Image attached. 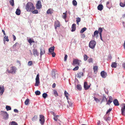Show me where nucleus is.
Here are the masks:
<instances>
[{"instance_id":"obj_61","label":"nucleus","mask_w":125,"mask_h":125,"mask_svg":"<svg viewBox=\"0 0 125 125\" xmlns=\"http://www.w3.org/2000/svg\"><path fill=\"white\" fill-rule=\"evenodd\" d=\"M55 86L56 84L55 83H53L52 86V87L53 88H54L55 87Z\"/></svg>"},{"instance_id":"obj_35","label":"nucleus","mask_w":125,"mask_h":125,"mask_svg":"<svg viewBox=\"0 0 125 125\" xmlns=\"http://www.w3.org/2000/svg\"><path fill=\"white\" fill-rule=\"evenodd\" d=\"M87 29L85 27H84L80 31V32L81 33H83Z\"/></svg>"},{"instance_id":"obj_57","label":"nucleus","mask_w":125,"mask_h":125,"mask_svg":"<svg viewBox=\"0 0 125 125\" xmlns=\"http://www.w3.org/2000/svg\"><path fill=\"white\" fill-rule=\"evenodd\" d=\"M32 64V62L31 61H30L28 62V64L30 66Z\"/></svg>"},{"instance_id":"obj_63","label":"nucleus","mask_w":125,"mask_h":125,"mask_svg":"<svg viewBox=\"0 0 125 125\" xmlns=\"http://www.w3.org/2000/svg\"><path fill=\"white\" fill-rule=\"evenodd\" d=\"M107 118L106 114V115H105L104 117V118L105 120Z\"/></svg>"},{"instance_id":"obj_16","label":"nucleus","mask_w":125,"mask_h":125,"mask_svg":"<svg viewBox=\"0 0 125 125\" xmlns=\"http://www.w3.org/2000/svg\"><path fill=\"white\" fill-rule=\"evenodd\" d=\"M28 41L29 43H30L31 45H32V43L33 42L34 43L35 41L33 39L31 38H29L28 40Z\"/></svg>"},{"instance_id":"obj_41","label":"nucleus","mask_w":125,"mask_h":125,"mask_svg":"<svg viewBox=\"0 0 125 125\" xmlns=\"http://www.w3.org/2000/svg\"><path fill=\"white\" fill-rule=\"evenodd\" d=\"M84 60L85 61H86L87 60L88 57L87 56V55L84 54Z\"/></svg>"},{"instance_id":"obj_18","label":"nucleus","mask_w":125,"mask_h":125,"mask_svg":"<svg viewBox=\"0 0 125 125\" xmlns=\"http://www.w3.org/2000/svg\"><path fill=\"white\" fill-rule=\"evenodd\" d=\"M113 102L115 106H117L119 105V104L118 100L117 99L114 100Z\"/></svg>"},{"instance_id":"obj_2","label":"nucleus","mask_w":125,"mask_h":125,"mask_svg":"<svg viewBox=\"0 0 125 125\" xmlns=\"http://www.w3.org/2000/svg\"><path fill=\"white\" fill-rule=\"evenodd\" d=\"M17 70L15 66H12L11 67L10 70H9L7 69L6 72L9 73H11L12 74H15L16 73V71Z\"/></svg>"},{"instance_id":"obj_36","label":"nucleus","mask_w":125,"mask_h":125,"mask_svg":"<svg viewBox=\"0 0 125 125\" xmlns=\"http://www.w3.org/2000/svg\"><path fill=\"white\" fill-rule=\"evenodd\" d=\"M105 100H106V101H107V98L105 97V96L103 95V98L102 100V101L104 102Z\"/></svg>"},{"instance_id":"obj_4","label":"nucleus","mask_w":125,"mask_h":125,"mask_svg":"<svg viewBox=\"0 0 125 125\" xmlns=\"http://www.w3.org/2000/svg\"><path fill=\"white\" fill-rule=\"evenodd\" d=\"M96 44V42L94 40H91L89 42V47L92 49H94L95 47Z\"/></svg>"},{"instance_id":"obj_23","label":"nucleus","mask_w":125,"mask_h":125,"mask_svg":"<svg viewBox=\"0 0 125 125\" xmlns=\"http://www.w3.org/2000/svg\"><path fill=\"white\" fill-rule=\"evenodd\" d=\"M40 57H41L42 55L44 54L45 53V50L43 49H42L41 48L40 49Z\"/></svg>"},{"instance_id":"obj_32","label":"nucleus","mask_w":125,"mask_h":125,"mask_svg":"<svg viewBox=\"0 0 125 125\" xmlns=\"http://www.w3.org/2000/svg\"><path fill=\"white\" fill-rule=\"evenodd\" d=\"M10 4L12 6L14 5V0H10Z\"/></svg>"},{"instance_id":"obj_1","label":"nucleus","mask_w":125,"mask_h":125,"mask_svg":"<svg viewBox=\"0 0 125 125\" xmlns=\"http://www.w3.org/2000/svg\"><path fill=\"white\" fill-rule=\"evenodd\" d=\"M27 11L28 12H31L35 9V7L33 3L31 2H28L25 7Z\"/></svg>"},{"instance_id":"obj_37","label":"nucleus","mask_w":125,"mask_h":125,"mask_svg":"<svg viewBox=\"0 0 125 125\" xmlns=\"http://www.w3.org/2000/svg\"><path fill=\"white\" fill-rule=\"evenodd\" d=\"M11 125H18V124L16 122L14 121H12L10 122Z\"/></svg>"},{"instance_id":"obj_49","label":"nucleus","mask_w":125,"mask_h":125,"mask_svg":"<svg viewBox=\"0 0 125 125\" xmlns=\"http://www.w3.org/2000/svg\"><path fill=\"white\" fill-rule=\"evenodd\" d=\"M110 120H111V118L109 117H108L105 120H106V121L108 123V122L109 121H110Z\"/></svg>"},{"instance_id":"obj_22","label":"nucleus","mask_w":125,"mask_h":125,"mask_svg":"<svg viewBox=\"0 0 125 125\" xmlns=\"http://www.w3.org/2000/svg\"><path fill=\"white\" fill-rule=\"evenodd\" d=\"M60 26L59 22L58 21H55L54 24V26L55 28L56 29V28L59 27Z\"/></svg>"},{"instance_id":"obj_42","label":"nucleus","mask_w":125,"mask_h":125,"mask_svg":"<svg viewBox=\"0 0 125 125\" xmlns=\"http://www.w3.org/2000/svg\"><path fill=\"white\" fill-rule=\"evenodd\" d=\"M73 4L74 6H76L77 5V2L75 0H73Z\"/></svg>"},{"instance_id":"obj_60","label":"nucleus","mask_w":125,"mask_h":125,"mask_svg":"<svg viewBox=\"0 0 125 125\" xmlns=\"http://www.w3.org/2000/svg\"><path fill=\"white\" fill-rule=\"evenodd\" d=\"M122 66L125 69V62H124L122 64Z\"/></svg>"},{"instance_id":"obj_38","label":"nucleus","mask_w":125,"mask_h":125,"mask_svg":"<svg viewBox=\"0 0 125 125\" xmlns=\"http://www.w3.org/2000/svg\"><path fill=\"white\" fill-rule=\"evenodd\" d=\"M37 116H34L32 118V121H36L37 120Z\"/></svg>"},{"instance_id":"obj_55","label":"nucleus","mask_w":125,"mask_h":125,"mask_svg":"<svg viewBox=\"0 0 125 125\" xmlns=\"http://www.w3.org/2000/svg\"><path fill=\"white\" fill-rule=\"evenodd\" d=\"M52 56L53 57H55V53L54 52H52Z\"/></svg>"},{"instance_id":"obj_44","label":"nucleus","mask_w":125,"mask_h":125,"mask_svg":"<svg viewBox=\"0 0 125 125\" xmlns=\"http://www.w3.org/2000/svg\"><path fill=\"white\" fill-rule=\"evenodd\" d=\"M29 100V99H27L25 100V104L26 105H27L28 104Z\"/></svg>"},{"instance_id":"obj_28","label":"nucleus","mask_w":125,"mask_h":125,"mask_svg":"<svg viewBox=\"0 0 125 125\" xmlns=\"http://www.w3.org/2000/svg\"><path fill=\"white\" fill-rule=\"evenodd\" d=\"M76 87L77 89L79 90H81L82 89L81 85L80 84H78L76 86Z\"/></svg>"},{"instance_id":"obj_15","label":"nucleus","mask_w":125,"mask_h":125,"mask_svg":"<svg viewBox=\"0 0 125 125\" xmlns=\"http://www.w3.org/2000/svg\"><path fill=\"white\" fill-rule=\"evenodd\" d=\"M84 86L85 89L87 90L90 87V85H88L87 83L85 82L84 83Z\"/></svg>"},{"instance_id":"obj_25","label":"nucleus","mask_w":125,"mask_h":125,"mask_svg":"<svg viewBox=\"0 0 125 125\" xmlns=\"http://www.w3.org/2000/svg\"><path fill=\"white\" fill-rule=\"evenodd\" d=\"M21 11L20 9L18 8L17 9L15 12L16 14L17 15H19L21 14Z\"/></svg>"},{"instance_id":"obj_21","label":"nucleus","mask_w":125,"mask_h":125,"mask_svg":"<svg viewBox=\"0 0 125 125\" xmlns=\"http://www.w3.org/2000/svg\"><path fill=\"white\" fill-rule=\"evenodd\" d=\"M76 24L74 23L72 25V29L71 31L73 32L75 31L76 29Z\"/></svg>"},{"instance_id":"obj_24","label":"nucleus","mask_w":125,"mask_h":125,"mask_svg":"<svg viewBox=\"0 0 125 125\" xmlns=\"http://www.w3.org/2000/svg\"><path fill=\"white\" fill-rule=\"evenodd\" d=\"M54 47L53 46L50 48L49 49V52H50L52 53L54 52Z\"/></svg>"},{"instance_id":"obj_45","label":"nucleus","mask_w":125,"mask_h":125,"mask_svg":"<svg viewBox=\"0 0 125 125\" xmlns=\"http://www.w3.org/2000/svg\"><path fill=\"white\" fill-rule=\"evenodd\" d=\"M125 3H124L122 2H120V6L122 7H124L125 6V1L124 2Z\"/></svg>"},{"instance_id":"obj_62","label":"nucleus","mask_w":125,"mask_h":125,"mask_svg":"<svg viewBox=\"0 0 125 125\" xmlns=\"http://www.w3.org/2000/svg\"><path fill=\"white\" fill-rule=\"evenodd\" d=\"M14 112L17 113L18 112V110L16 109H15L14 110Z\"/></svg>"},{"instance_id":"obj_3","label":"nucleus","mask_w":125,"mask_h":125,"mask_svg":"<svg viewBox=\"0 0 125 125\" xmlns=\"http://www.w3.org/2000/svg\"><path fill=\"white\" fill-rule=\"evenodd\" d=\"M81 63V60L77 59H74L73 62V65L74 66H80Z\"/></svg>"},{"instance_id":"obj_59","label":"nucleus","mask_w":125,"mask_h":125,"mask_svg":"<svg viewBox=\"0 0 125 125\" xmlns=\"http://www.w3.org/2000/svg\"><path fill=\"white\" fill-rule=\"evenodd\" d=\"M13 37V40L15 41L16 40V38L15 36L14 35H12Z\"/></svg>"},{"instance_id":"obj_9","label":"nucleus","mask_w":125,"mask_h":125,"mask_svg":"<svg viewBox=\"0 0 125 125\" xmlns=\"http://www.w3.org/2000/svg\"><path fill=\"white\" fill-rule=\"evenodd\" d=\"M39 121L41 124L42 125H43L45 122L44 117L42 115H40Z\"/></svg>"},{"instance_id":"obj_11","label":"nucleus","mask_w":125,"mask_h":125,"mask_svg":"<svg viewBox=\"0 0 125 125\" xmlns=\"http://www.w3.org/2000/svg\"><path fill=\"white\" fill-rule=\"evenodd\" d=\"M36 7L38 9H40L42 7L41 3L40 0H38L36 5Z\"/></svg>"},{"instance_id":"obj_26","label":"nucleus","mask_w":125,"mask_h":125,"mask_svg":"<svg viewBox=\"0 0 125 125\" xmlns=\"http://www.w3.org/2000/svg\"><path fill=\"white\" fill-rule=\"evenodd\" d=\"M117 66V64L115 62H113L111 65V66L112 68H116Z\"/></svg>"},{"instance_id":"obj_5","label":"nucleus","mask_w":125,"mask_h":125,"mask_svg":"<svg viewBox=\"0 0 125 125\" xmlns=\"http://www.w3.org/2000/svg\"><path fill=\"white\" fill-rule=\"evenodd\" d=\"M29 51L31 54V55H34V56L35 57L38 56L39 55V53L38 52L37 50L36 49H34L32 50V53L31 52V50H30Z\"/></svg>"},{"instance_id":"obj_43","label":"nucleus","mask_w":125,"mask_h":125,"mask_svg":"<svg viewBox=\"0 0 125 125\" xmlns=\"http://www.w3.org/2000/svg\"><path fill=\"white\" fill-rule=\"evenodd\" d=\"M5 40V41H6L7 42H8L9 41V40L8 38V36H5L4 37V41Z\"/></svg>"},{"instance_id":"obj_17","label":"nucleus","mask_w":125,"mask_h":125,"mask_svg":"<svg viewBox=\"0 0 125 125\" xmlns=\"http://www.w3.org/2000/svg\"><path fill=\"white\" fill-rule=\"evenodd\" d=\"M113 100V99L112 97L111 96H110L109 97V99L107 102L106 103V104L110 105L111 103L112 102Z\"/></svg>"},{"instance_id":"obj_7","label":"nucleus","mask_w":125,"mask_h":125,"mask_svg":"<svg viewBox=\"0 0 125 125\" xmlns=\"http://www.w3.org/2000/svg\"><path fill=\"white\" fill-rule=\"evenodd\" d=\"M121 114L125 116V104H123L121 105Z\"/></svg>"},{"instance_id":"obj_12","label":"nucleus","mask_w":125,"mask_h":125,"mask_svg":"<svg viewBox=\"0 0 125 125\" xmlns=\"http://www.w3.org/2000/svg\"><path fill=\"white\" fill-rule=\"evenodd\" d=\"M99 31L98 30V31H95L94 32V35H92V37H93L95 36L96 38H97L99 37Z\"/></svg>"},{"instance_id":"obj_20","label":"nucleus","mask_w":125,"mask_h":125,"mask_svg":"<svg viewBox=\"0 0 125 125\" xmlns=\"http://www.w3.org/2000/svg\"><path fill=\"white\" fill-rule=\"evenodd\" d=\"M97 8L98 10L101 11L103 9V7L102 4H101L99 5L98 6Z\"/></svg>"},{"instance_id":"obj_10","label":"nucleus","mask_w":125,"mask_h":125,"mask_svg":"<svg viewBox=\"0 0 125 125\" xmlns=\"http://www.w3.org/2000/svg\"><path fill=\"white\" fill-rule=\"evenodd\" d=\"M51 75L53 79H55L58 77V74L56 73L54 70H52V71Z\"/></svg>"},{"instance_id":"obj_56","label":"nucleus","mask_w":125,"mask_h":125,"mask_svg":"<svg viewBox=\"0 0 125 125\" xmlns=\"http://www.w3.org/2000/svg\"><path fill=\"white\" fill-rule=\"evenodd\" d=\"M112 110V109L110 108L106 112V114H107L108 113L111 111Z\"/></svg>"},{"instance_id":"obj_34","label":"nucleus","mask_w":125,"mask_h":125,"mask_svg":"<svg viewBox=\"0 0 125 125\" xmlns=\"http://www.w3.org/2000/svg\"><path fill=\"white\" fill-rule=\"evenodd\" d=\"M6 108L7 111L10 110L11 109V107L10 106L8 105H6Z\"/></svg>"},{"instance_id":"obj_14","label":"nucleus","mask_w":125,"mask_h":125,"mask_svg":"<svg viewBox=\"0 0 125 125\" xmlns=\"http://www.w3.org/2000/svg\"><path fill=\"white\" fill-rule=\"evenodd\" d=\"M101 75L102 77L104 78H105L107 76V73L104 71H102L101 72Z\"/></svg>"},{"instance_id":"obj_27","label":"nucleus","mask_w":125,"mask_h":125,"mask_svg":"<svg viewBox=\"0 0 125 125\" xmlns=\"http://www.w3.org/2000/svg\"><path fill=\"white\" fill-rule=\"evenodd\" d=\"M53 12V10L52 9H49L47 11V13L48 14H51Z\"/></svg>"},{"instance_id":"obj_50","label":"nucleus","mask_w":125,"mask_h":125,"mask_svg":"<svg viewBox=\"0 0 125 125\" xmlns=\"http://www.w3.org/2000/svg\"><path fill=\"white\" fill-rule=\"evenodd\" d=\"M78 66H76L74 68H73V70L74 71H76L78 69Z\"/></svg>"},{"instance_id":"obj_58","label":"nucleus","mask_w":125,"mask_h":125,"mask_svg":"<svg viewBox=\"0 0 125 125\" xmlns=\"http://www.w3.org/2000/svg\"><path fill=\"white\" fill-rule=\"evenodd\" d=\"M68 104H69V106L70 107H72V103L70 102H68Z\"/></svg>"},{"instance_id":"obj_52","label":"nucleus","mask_w":125,"mask_h":125,"mask_svg":"<svg viewBox=\"0 0 125 125\" xmlns=\"http://www.w3.org/2000/svg\"><path fill=\"white\" fill-rule=\"evenodd\" d=\"M94 100L96 101V102L97 103V102H98L99 101V100L97 98H96L95 97H94Z\"/></svg>"},{"instance_id":"obj_8","label":"nucleus","mask_w":125,"mask_h":125,"mask_svg":"<svg viewBox=\"0 0 125 125\" xmlns=\"http://www.w3.org/2000/svg\"><path fill=\"white\" fill-rule=\"evenodd\" d=\"M40 83V82L39 80V75L38 74L37 75L35 79V86H38Z\"/></svg>"},{"instance_id":"obj_33","label":"nucleus","mask_w":125,"mask_h":125,"mask_svg":"<svg viewBox=\"0 0 125 125\" xmlns=\"http://www.w3.org/2000/svg\"><path fill=\"white\" fill-rule=\"evenodd\" d=\"M35 93L36 95H39L41 94V92L40 91L37 90L35 92Z\"/></svg>"},{"instance_id":"obj_19","label":"nucleus","mask_w":125,"mask_h":125,"mask_svg":"<svg viewBox=\"0 0 125 125\" xmlns=\"http://www.w3.org/2000/svg\"><path fill=\"white\" fill-rule=\"evenodd\" d=\"M83 75V73L82 72H79L77 74V77L79 78H80Z\"/></svg>"},{"instance_id":"obj_31","label":"nucleus","mask_w":125,"mask_h":125,"mask_svg":"<svg viewBox=\"0 0 125 125\" xmlns=\"http://www.w3.org/2000/svg\"><path fill=\"white\" fill-rule=\"evenodd\" d=\"M47 95L46 93H44L42 94V96L44 99H45L47 97Z\"/></svg>"},{"instance_id":"obj_64","label":"nucleus","mask_w":125,"mask_h":125,"mask_svg":"<svg viewBox=\"0 0 125 125\" xmlns=\"http://www.w3.org/2000/svg\"><path fill=\"white\" fill-rule=\"evenodd\" d=\"M18 44V43H17V42L16 43H15V44L14 45H13V47H16V46H17Z\"/></svg>"},{"instance_id":"obj_40","label":"nucleus","mask_w":125,"mask_h":125,"mask_svg":"<svg viewBox=\"0 0 125 125\" xmlns=\"http://www.w3.org/2000/svg\"><path fill=\"white\" fill-rule=\"evenodd\" d=\"M64 95L66 97H67L69 95V94L65 90L64 91Z\"/></svg>"},{"instance_id":"obj_47","label":"nucleus","mask_w":125,"mask_h":125,"mask_svg":"<svg viewBox=\"0 0 125 125\" xmlns=\"http://www.w3.org/2000/svg\"><path fill=\"white\" fill-rule=\"evenodd\" d=\"M66 12L63 13V14H64V15H63L62 16V17H63V18L64 19H65V18H66Z\"/></svg>"},{"instance_id":"obj_30","label":"nucleus","mask_w":125,"mask_h":125,"mask_svg":"<svg viewBox=\"0 0 125 125\" xmlns=\"http://www.w3.org/2000/svg\"><path fill=\"white\" fill-rule=\"evenodd\" d=\"M76 21L77 22V23L78 25L79 24V22H80L81 21V19L79 17H78V18H76Z\"/></svg>"},{"instance_id":"obj_46","label":"nucleus","mask_w":125,"mask_h":125,"mask_svg":"<svg viewBox=\"0 0 125 125\" xmlns=\"http://www.w3.org/2000/svg\"><path fill=\"white\" fill-rule=\"evenodd\" d=\"M31 12H32V13L33 14H37L38 13V11L37 10H34V11L33 10Z\"/></svg>"},{"instance_id":"obj_48","label":"nucleus","mask_w":125,"mask_h":125,"mask_svg":"<svg viewBox=\"0 0 125 125\" xmlns=\"http://www.w3.org/2000/svg\"><path fill=\"white\" fill-rule=\"evenodd\" d=\"M54 94L55 96H57L58 95V94L57 91L55 90L54 91Z\"/></svg>"},{"instance_id":"obj_6","label":"nucleus","mask_w":125,"mask_h":125,"mask_svg":"<svg viewBox=\"0 0 125 125\" xmlns=\"http://www.w3.org/2000/svg\"><path fill=\"white\" fill-rule=\"evenodd\" d=\"M1 115L3 117V118L5 119H7L8 118L9 115L6 112L1 111Z\"/></svg>"},{"instance_id":"obj_13","label":"nucleus","mask_w":125,"mask_h":125,"mask_svg":"<svg viewBox=\"0 0 125 125\" xmlns=\"http://www.w3.org/2000/svg\"><path fill=\"white\" fill-rule=\"evenodd\" d=\"M98 30L99 31V34L100 39L103 42L104 41L102 38V33L103 31V29L101 27L99 28L98 29Z\"/></svg>"},{"instance_id":"obj_53","label":"nucleus","mask_w":125,"mask_h":125,"mask_svg":"<svg viewBox=\"0 0 125 125\" xmlns=\"http://www.w3.org/2000/svg\"><path fill=\"white\" fill-rule=\"evenodd\" d=\"M88 61L89 63H90L93 62V60L91 58L88 60Z\"/></svg>"},{"instance_id":"obj_39","label":"nucleus","mask_w":125,"mask_h":125,"mask_svg":"<svg viewBox=\"0 0 125 125\" xmlns=\"http://www.w3.org/2000/svg\"><path fill=\"white\" fill-rule=\"evenodd\" d=\"M93 70L94 72L96 71L98 69V67L97 66H95L93 67Z\"/></svg>"},{"instance_id":"obj_29","label":"nucleus","mask_w":125,"mask_h":125,"mask_svg":"<svg viewBox=\"0 0 125 125\" xmlns=\"http://www.w3.org/2000/svg\"><path fill=\"white\" fill-rule=\"evenodd\" d=\"M4 91V88H2L0 91V94L1 95H2Z\"/></svg>"},{"instance_id":"obj_51","label":"nucleus","mask_w":125,"mask_h":125,"mask_svg":"<svg viewBox=\"0 0 125 125\" xmlns=\"http://www.w3.org/2000/svg\"><path fill=\"white\" fill-rule=\"evenodd\" d=\"M58 115L55 116L54 117V119L55 121H56L58 119L57 117L59 116Z\"/></svg>"},{"instance_id":"obj_54","label":"nucleus","mask_w":125,"mask_h":125,"mask_svg":"<svg viewBox=\"0 0 125 125\" xmlns=\"http://www.w3.org/2000/svg\"><path fill=\"white\" fill-rule=\"evenodd\" d=\"M67 58V55L66 54L65 55L64 57V61H66Z\"/></svg>"}]
</instances>
